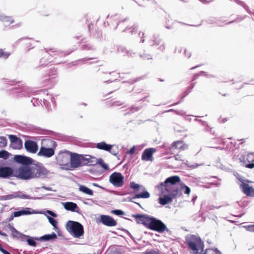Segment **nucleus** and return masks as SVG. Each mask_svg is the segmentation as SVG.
Wrapping results in <instances>:
<instances>
[{
    "label": "nucleus",
    "instance_id": "obj_1",
    "mask_svg": "<svg viewBox=\"0 0 254 254\" xmlns=\"http://www.w3.org/2000/svg\"><path fill=\"white\" fill-rule=\"evenodd\" d=\"M155 190L160 196L158 202L164 205L171 202L175 198V176L168 178L164 182L155 187Z\"/></svg>",
    "mask_w": 254,
    "mask_h": 254
},
{
    "label": "nucleus",
    "instance_id": "obj_2",
    "mask_svg": "<svg viewBox=\"0 0 254 254\" xmlns=\"http://www.w3.org/2000/svg\"><path fill=\"white\" fill-rule=\"evenodd\" d=\"M17 177L23 180L43 178L48 174V171L43 167L24 165L15 171Z\"/></svg>",
    "mask_w": 254,
    "mask_h": 254
},
{
    "label": "nucleus",
    "instance_id": "obj_3",
    "mask_svg": "<svg viewBox=\"0 0 254 254\" xmlns=\"http://www.w3.org/2000/svg\"><path fill=\"white\" fill-rule=\"evenodd\" d=\"M138 217L140 218V220L150 229L159 233L166 232L170 234V231L161 220L153 217L143 215H138Z\"/></svg>",
    "mask_w": 254,
    "mask_h": 254
},
{
    "label": "nucleus",
    "instance_id": "obj_4",
    "mask_svg": "<svg viewBox=\"0 0 254 254\" xmlns=\"http://www.w3.org/2000/svg\"><path fill=\"white\" fill-rule=\"evenodd\" d=\"M187 244L190 251L195 254H201L204 250V244L200 238L191 235L186 238Z\"/></svg>",
    "mask_w": 254,
    "mask_h": 254
},
{
    "label": "nucleus",
    "instance_id": "obj_5",
    "mask_svg": "<svg viewBox=\"0 0 254 254\" xmlns=\"http://www.w3.org/2000/svg\"><path fill=\"white\" fill-rule=\"evenodd\" d=\"M42 146L40 147L38 155L49 158L54 155V149L57 146L56 142L50 139H43Z\"/></svg>",
    "mask_w": 254,
    "mask_h": 254
},
{
    "label": "nucleus",
    "instance_id": "obj_6",
    "mask_svg": "<svg viewBox=\"0 0 254 254\" xmlns=\"http://www.w3.org/2000/svg\"><path fill=\"white\" fill-rule=\"evenodd\" d=\"M66 228L74 238L80 239L84 235L83 227L78 222L68 221L66 223Z\"/></svg>",
    "mask_w": 254,
    "mask_h": 254
},
{
    "label": "nucleus",
    "instance_id": "obj_7",
    "mask_svg": "<svg viewBox=\"0 0 254 254\" xmlns=\"http://www.w3.org/2000/svg\"><path fill=\"white\" fill-rule=\"evenodd\" d=\"M70 152L65 151L59 154L57 157L58 164L62 167V169L68 170L69 161L70 160Z\"/></svg>",
    "mask_w": 254,
    "mask_h": 254
},
{
    "label": "nucleus",
    "instance_id": "obj_8",
    "mask_svg": "<svg viewBox=\"0 0 254 254\" xmlns=\"http://www.w3.org/2000/svg\"><path fill=\"white\" fill-rule=\"evenodd\" d=\"M175 182L176 197H177V196L182 195V191H184V193L187 194L188 195H189L190 194V188L181 182V180L179 177L176 176Z\"/></svg>",
    "mask_w": 254,
    "mask_h": 254
},
{
    "label": "nucleus",
    "instance_id": "obj_9",
    "mask_svg": "<svg viewBox=\"0 0 254 254\" xmlns=\"http://www.w3.org/2000/svg\"><path fill=\"white\" fill-rule=\"evenodd\" d=\"M85 160L83 156L79 155L77 154H72L70 152V163L69 164V170L76 168L82 165V163H86L87 162H83Z\"/></svg>",
    "mask_w": 254,
    "mask_h": 254
},
{
    "label": "nucleus",
    "instance_id": "obj_10",
    "mask_svg": "<svg viewBox=\"0 0 254 254\" xmlns=\"http://www.w3.org/2000/svg\"><path fill=\"white\" fill-rule=\"evenodd\" d=\"M109 182L116 187H121L124 184V177L120 173L114 172L110 176Z\"/></svg>",
    "mask_w": 254,
    "mask_h": 254
},
{
    "label": "nucleus",
    "instance_id": "obj_11",
    "mask_svg": "<svg viewBox=\"0 0 254 254\" xmlns=\"http://www.w3.org/2000/svg\"><path fill=\"white\" fill-rule=\"evenodd\" d=\"M97 222H101L103 224L110 227L117 225L116 221L109 215H101L99 219Z\"/></svg>",
    "mask_w": 254,
    "mask_h": 254
},
{
    "label": "nucleus",
    "instance_id": "obj_12",
    "mask_svg": "<svg viewBox=\"0 0 254 254\" xmlns=\"http://www.w3.org/2000/svg\"><path fill=\"white\" fill-rule=\"evenodd\" d=\"M8 137L10 141L11 147L15 149H19L22 147V142L21 139L14 135H9Z\"/></svg>",
    "mask_w": 254,
    "mask_h": 254
},
{
    "label": "nucleus",
    "instance_id": "obj_13",
    "mask_svg": "<svg viewBox=\"0 0 254 254\" xmlns=\"http://www.w3.org/2000/svg\"><path fill=\"white\" fill-rule=\"evenodd\" d=\"M240 188L243 193L248 196H254V188L250 186L248 184L242 182Z\"/></svg>",
    "mask_w": 254,
    "mask_h": 254
},
{
    "label": "nucleus",
    "instance_id": "obj_14",
    "mask_svg": "<svg viewBox=\"0 0 254 254\" xmlns=\"http://www.w3.org/2000/svg\"><path fill=\"white\" fill-rule=\"evenodd\" d=\"M24 146L28 152L32 153H36L38 148L37 143L31 140L26 141L24 143Z\"/></svg>",
    "mask_w": 254,
    "mask_h": 254
},
{
    "label": "nucleus",
    "instance_id": "obj_15",
    "mask_svg": "<svg viewBox=\"0 0 254 254\" xmlns=\"http://www.w3.org/2000/svg\"><path fill=\"white\" fill-rule=\"evenodd\" d=\"M156 149L153 148H149L145 149L141 156V159L143 161H152L153 158L152 155L154 152H155Z\"/></svg>",
    "mask_w": 254,
    "mask_h": 254
},
{
    "label": "nucleus",
    "instance_id": "obj_16",
    "mask_svg": "<svg viewBox=\"0 0 254 254\" xmlns=\"http://www.w3.org/2000/svg\"><path fill=\"white\" fill-rule=\"evenodd\" d=\"M14 159L16 162L23 164L24 165H28L31 164L32 163V161H33L30 157L22 155H15Z\"/></svg>",
    "mask_w": 254,
    "mask_h": 254
},
{
    "label": "nucleus",
    "instance_id": "obj_17",
    "mask_svg": "<svg viewBox=\"0 0 254 254\" xmlns=\"http://www.w3.org/2000/svg\"><path fill=\"white\" fill-rule=\"evenodd\" d=\"M114 145L108 144L104 141H102L96 144V147L99 149L105 150L109 151L112 154L116 155V153L114 151H112L111 149Z\"/></svg>",
    "mask_w": 254,
    "mask_h": 254
},
{
    "label": "nucleus",
    "instance_id": "obj_18",
    "mask_svg": "<svg viewBox=\"0 0 254 254\" xmlns=\"http://www.w3.org/2000/svg\"><path fill=\"white\" fill-rule=\"evenodd\" d=\"M62 204L66 210L79 213V208L75 203L72 202H63Z\"/></svg>",
    "mask_w": 254,
    "mask_h": 254
},
{
    "label": "nucleus",
    "instance_id": "obj_19",
    "mask_svg": "<svg viewBox=\"0 0 254 254\" xmlns=\"http://www.w3.org/2000/svg\"><path fill=\"white\" fill-rule=\"evenodd\" d=\"M13 171L11 168L8 167H0V178H7L11 176Z\"/></svg>",
    "mask_w": 254,
    "mask_h": 254
},
{
    "label": "nucleus",
    "instance_id": "obj_20",
    "mask_svg": "<svg viewBox=\"0 0 254 254\" xmlns=\"http://www.w3.org/2000/svg\"><path fill=\"white\" fill-rule=\"evenodd\" d=\"M0 21H1L5 26H8L14 22V20L12 17L1 14L0 15Z\"/></svg>",
    "mask_w": 254,
    "mask_h": 254
},
{
    "label": "nucleus",
    "instance_id": "obj_21",
    "mask_svg": "<svg viewBox=\"0 0 254 254\" xmlns=\"http://www.w3.org/2000/svg\"><path fill=\"white\" fill-rule=\"evenodd\" d=\"M57 235L54 232H53L51 234L45 235L40 238H35V239L37 240L47 241L50 240L55 239L57 238Z\"/></svg>",
    "mask_w": 254,
    "mask_h": 254
},
{
    "label": "nucleus",
    "instance_id": "obj_22",
    "mask_svg": "<svg viewBox=\"0 0 254 254\" xmlns=\"http://www.w3.org/2000/svg\"><path fill=\"white\" fill-rule=\"evenodd\" d=\"M188 146L183 141H176V149H179L180 151H184L187 149Z\"/></svg>",
    "mask_w": 254,
    "mask_h": 254
},
{
    "label": "nucleus",
    "instance_id": "obj_23",
    "mask_svg": "<svg viewBox=\"0 0 254 254\" xmlns=\"http://www.w3.org/2000/svg\"><path fill=\"white\" fill-rule=\"evenodd\" d=\"M79 190L80 191L82 192L83 193L88 194L89 195H92L93 194V192L92 190L89 189L85 186L79 185Z\"/></svg>",
    "mask_w": 254,
    "mask_h": 254
},
{
    "label": "nucleus",
    "instance_id": "obj_24",
    "mask_svg": "<svg viewBox=\"0 0 254 254\" xmlns=\"http://www.w3.org/2000/svg\"><path fill=\"white\" fill-rule=\"evenodd\" d=\"M29 208H26L25 210H21L18 211H15L13 213V216L14 217H19L21 215H27V214H30L32 213L29 211Z\"/></svg>",
    "mask_w": 254,
    "mask_h": 254
},
{
    "label": "nucleus",
    "instance_id": "obj_25",
    "mask_svg": "<svg viewBox=\"0 0 254 254\" xmlns=\"http://www.w3.org/2000/svg\"><path fill=\"white\" fill-rule=\"evenodd\" d=\"M11 231L12 234V236L14 237L17 238H29V236L23 235L20 232H18L15 228H12L11 229Z\"/></svg>",
    "mask_w": 254,
    "mask_h": 254
},
{
    "label": "nucleus",
    "instance_id": "obj_26",
    "mask_svg": "<svg viewBox=\"0 0 254 254\" xmlns=\"http://www.w3.org/2000/svg\"><path fill=\"white\" fill-rule=\"evenodd\" d=\"M150 197V194L147 191H144L139 194H136L134 195V196L132 198H147Z\"/></svg>",
    "mask_w": 254,
    "mask_h": 254
},
{
    "label": "nucleus",
    "instance_id": "obj_27",
    "mask_svg": "<svg viewBox=\"0 0 254 254\" xmlns=\"http://www.w3.org/2000/svg\"><path fill=\"white\" fill-rule=\"evenodd\" d=\"M29 88L27 87L23 86L20 87L19 89H17V92L22 93V94L24 96L28 95Z\"/></svg>",
    "mask_w": 254,
    "mask_h": 254
},
{
    "label": "nucleus",
    "instance_id": "obj_28",
    "mask_svg": "<svg viewBox=\"0 0 254 254\" xmlns=\"http://www.w3.org/2000/svg\"><path fill=\"white\" fill-rule=\"evenodd\" d=\"M203 254H221V253L216 249H207Z\"/></svg>",
    "mask_w": 254,
    "mask_h": 254
},
{
    "label": "nucleus",
    "instance_id": "obj_29",
    "mask_svg": "<svg viewBox=\"0 0 254 254\" xmlns=\"http://www.w3.org/2000/svg\"><path fill=\"white\" fill-rule=\"evenodd\" d=\"M130 188L135 190L137 191L139 190L141 188L142 189V190L144 189V188L139 185L136 184L135 183L132 182L130 183Z\"/></svg>",
    "mask_w": 254,
    "mask_h": 254
},
{
    "label": "nucleus",
    "instance_id": "obj_30",
    "mask_svg": "<svg viewBox=\"0 0 254 254\" xmlns=\"http://www.w3.org/2000/svg\"><path fill=\"white\" fill-rule=\"evenodd\" d=\"M17 197V195L15 194H8L6 195H3L0 197V200H5L11 199Z\"/></svg>",
    "mask_w": 254,
    "mask_h": 254
},
{
    "label": "nucleus",
    "instance_id": "obj_31",
    "mask_svg": "<svg viewBox=\"0 0 254 254\" xmlns=\"http://www.w3.org/2000/svg\"><path fill=\"white\" fill-rule=\"evenodd\" d=\"M10 55V53L4 51V50L0 49V58L6 59Z\"/></svg>",
    "mask_w": 254,
    "mask_h": 254
},
{
    "label": "nucleus",
    "instance_id": "obj_32",
    "mask_svg": "<svg viewBox=\"0 0 254 254\" xmlns=\"http://www.w3.org/2000/svg\"><path fill=\"white\" fill-rule=\"evenodd\" d=\"M9 153L5 150L0 151V158L6 159L8 158Z\"/></svg>",
    "mask_w": 254,
    "mask_h": 254
},
{
    "label": "nucleus",
    "instance_id": "obj_33",
    "mask_svg": "<svg viewBox=\"0 0 254 254\" xmlns=\"http://www.w3.org/2000/svg\"><path fill=\"white\" fill-rule=\"evenodd\" d=\"M246 161L248 162H254V153H250L247 155Z\"/></svg>",
    "mask_w": 254,
    "mask_h": 254
},
{
    "label": "nucleus",
    "instance_id": "obj_34",
    "mask_svg": "<svg viewBox=\"0 0 254 254\" xmlns=\"http://www.w3.org/2000/svg\"><path fill=\"white\" fill-rule=\"evenodd\" d=\"M7 144L6 139L3 136H0V148L5 147Z\"/></svg>",
    "mask_w": 254,
    "mask_h": 254
},
{
    "label": "nucleus",
    "instance_id": "obj_35",
    "mask_svg": "<svg viewBox=\"0 0 254 254\" xmlns=\"http://www.w3.org/2000/svg\"><path fill=\"white\" fill-rule=\"evenodd\" d=\"M34 240H35V238L33 239L31 238H29L27 239V242L29 246L35 247L36 246V242L34 241Z\"/></svg>",
    "mask_w": 254,
    "mask_h": 254
},
{
    "label": "nucleus",
    "instance_id": "obj_36",
    "mask_svg": "<svg viewBox=\"0 0 254 254\" xmlns=\"http://www.w3.org/2000/svg\"><path fill=\"white\" fill-rule=\"evenodd\" d=\"M48 219L49 220V222L55 227V228H56L57 227V222L56 221V220H55L54 219L48 216Z\"/></svg>",
    "mask_w": 254,
    "mask_h": 254
},
{
    "label": "nucleus",
    "instance_id": "obj_37",
    "mask_svg": "<svg viewBox=\"0 0 254 254\" xmlns=\"http://www.w3.org/2000/svg\"><path fill=\"white\" fill-rule=\"evenodd\" d=\"M160 40L159 39H158L157 37H154L153 39L152 40V43L151 44V46H154L156 45L157 46L159 45L160 44Z\"/></svg>",
    "mask_w": 254,
    "mask_h": 254
},
{
    "label": "nucleus",
    "instance_id": "obj_38",
    "mask_svg": "<svg viewBox=\"0 0 254 254\" xmlns=\"http://www.w3.org/2000/svg\"><path fill=\"white\" fill-rule=\"evenodd\" d=\"M247 230L250 232H254V224L245 227Z\"/></svg>",
    "mask_w": 254,
    "mask_h": 254
},
{
    "label": "nucleus",
    "instance_id": "obj_39",
    "mask_svg": "<svg viewBox=\"0 0 254 254\" xmlns=\"http://www.w3.org/2000/svg\"><path fill=\"white\" fill-rule=\"evenodd\" d=\"M112 213L114 214H115L116 215H123L124 214V212L123 211L120 210H113L112 211Z\"/></svg>",
    "mask_w": 254,
    "mask_h": 254
},
{
    "label": "nucleus",
    "instance_id": "obj_40",
    "mask_svg": "<svg viewBox=\"0 0 254 254\" xmlns=\"http://www.w3.org/2000/svg\"><path fill=\"white\" fill-rule=\"evenodd\" d=\"M140 57L144 60H145V59L149 60V59H151V56L150 55H144V56L141 55Z\"/></svg>",
    "mask_w": 254,
    "mask_h": 254
},
{
    "label": "nucleus",
    "instance_id": "obj_41",
    "mask_svg": "<svg viewBox=\"0 0 254 254\" xmlns=\"http://www.w3.org/2000/svg\"><path fill=\"white\" fill-rule=\"evenodd\" d=\"M245 166L246 168L252 169L254 168V163L253 162H251V163L246 165Z\"/></svg>",
    "mask_w": 254,
    "mask_h": 254
},
{
    "label": "nucleus",
    "instance_id": "obj_42",
    "mask_svg": "<svg viewBox=\"0 0 254 254\" xmlns=\"http://www.w3.org/2000/svg\"><path fill=\"white\" fill-rule=\"evenodd\" d=\"M135 146H134L131 148H130V149L129 150V151L128 152V154L130 155L133 154L135 152Z\"/></svg>",
    "mask_w": 254,
    "mask_h": 254
},
{
    "label": "nucleus",
    "instance_id": "obj_43",
    "mask_svg": "<svg viewBox=\"0 0 254 254\" xmlns=\"http://www.w3.org/2000/svg\"><path fill=\"white\" fill-rule=\"evenodd\" d=\"M123 104V103H121L120 101H116L113 103V105L115 106H119Z\"/></svg>",
    "mask_w": 254,
    "mask_h": 254
},
{
    "label": "nucleus",
    "instance_id": "obj_44",
    "mask_svg": "<svg viewBox=\"0 0 254 254\" xmlns=\"http://www.w3.org/2000/svg\"><path fill=\"white\" fill-rule=\"evenodd\" d=\"M19 197L20 198H25V199H31V198L29 195H25V194L21 195Z\"/></svg>",
    "mask_w": 254,
    "mask_h": 254
},
{
    "label": "nucleus",
    "instance_id": "obj_45",
    "mask_svg": "<svg viewBox=\"0 0 254 254\" xmlns=\"http://www.w3.org/2000/svg\"><path fill=\"white\" fill-rule=\"evenodd\" d=\"M47 213L53 217H56V214L50 210H47Z\"/></svg>",
    "mask_w": 254,
    "mask_h": 254
},
{
    "label": "nucleus",
    "instance_id": "obj_46",
    "mask_svg": "<svg viewBox=\"0 0 254 254\" xmlns=\"http://www.w3.org/2000/svg\"><path fill=\"white\" fill-rule=\"evenodd\" d=\"M101 166L105 169L107 170L109 169L108 166L107 164L102 163L101 164Z\"/></svg>",
    "mask_w": 254,
    "mask_h": 254
},
{
    "label": "nucleus",
    "instance_id": "obj_47",
    "mask_svg": "<svg viewBox=\"0 0 254 254\" xmlns=\"http://www.w3.org/2000/svg\"><path fill=\"white\" fill-rule=\"evenodd\" d=\"M164 48H165L164 45L163 44H162L157 48V49L162 51L164 49Z\"/></svg>",
    "mask_w": 254,
    "mask_h": 254
},
{
    "label": "nucleus",
    "instance_id": "obj_48",
    "mask_svg": "<svg viewBox=\"0 0 254 254\" xmlns=\"http://www.w3.org/2000/svg\"><path fill=\"white\" fill-rule=\"evenodd\" d=\"M1 252L2 253H3V254H10L9 252H8L7 251L4 250V249L1 250Z\"/></svg>",
    "mask_w": 254,
    "mask_h": 254
},
{
    "label": "nucleus",
    "instance_id": "obj_49",
    "mask_svg": "<svg viewBox=\"0 0 254 254\" xmlns=\"http://www.w3.org/2000/svg\"><path fill=\"white\" fill-rule=\"evenodd\" d=\"M127 55H128V56H132V55L134 54L133 53H132V52L129 51H127Z\"/></svg>",
    "mask_w": 254,
    "mask_h": 254
},
{
    "label": "nucleus",
    "instance_id": "obj_50",
    "mask_svg": "<svg viewBox=\"0 0 254 254\" xmlns=\"http://www.w3.org/2000/svg\"><path fill=\"white\" fill-rule=\"evenodd\" d=\"M194 83H191L189 86V88L190 89H192L193 87H194Z\"/></svg>",
    "mask_w": 254,
    "mask_h": 254
},
{
    "label": "nucleus",
    "instance_id": "obj_51",
    "mask_svg": "<svg viewBox=\"0 0 254 254\" xmlns=\"http://www.w3.org/2000/svg\"><path fill=\"white\" fill-rule=\"evenodd\" d=\"M139 36L141 37V38H143V36L144 35V33L143 32H139Z\"/></svg>",
    "mask_w": 254,
    "mask_h": 254
},
{
    "label": "nucleus",
    "instance_id": "obj_52",
    "mask_svg": "<svg viewBox=\"0 0 254 254\" xmlns=\"http://www.w3.org/2000/svg\"><path fill=\"white\" fill-rule=\"evenodd\" d=\"M0 235H2V236H7V235H6L5 233H3V232H1V231H0Z\"/></svg>",
    "mask_w": 254,
    "mask_h": 254
},
{
    "label": "nucleus",
    "instance_id": "obj_53",
    "mask_svg": "<svg viewBox=\"0 0 254 254\" xmlns=\"http://www.w3.org/2000/svg\"><path fill=\"white\" fill-rule=\"evenodd\" d=\"M199 165H192V166H190V167L191 168H195L196 167H197L198 166H199Z\"/></svg>",
    "mask_w": 254,
    "mask_h": 254
},
{
    "label": "nucleus",
    "instance_id": "obj_54",
    "mask_svg": "<svg viewBox=\"0 0 254 254\" xmlns=\"http://www.w3.org/2000/svg\"><path fill=\"white\" fill-rule=\"evenodd\" d=\"M134 31H136V30H135V28H134L133 29V30L131 31V34H133V32H134Z\"/></svg>",
    "mask_w": 254,
    "mask_h": 254
},
{
    "label": "nucleus",
    "instance_id": "obj_55",
    "mask_svg": "<svg viewBox=\"0 0 254 254\" xmlns=\"http://www.w3.org/2000/svg\"><path fill=\"white\" fill-rule=\"evenodd\" d=\"M3 249L1 245L0 244V251L1 252V250Z\"/></svg>",
    "mask_w": 254,
    "mask_h": 254
},
{
    "label": "nucleus",
    "instance_id": "obj_56",
    "mask_svg": "<svg viewBox=\"0 0 254 254\" xmlns=\"http://www.w3.org/2000/svg\"><path fill=\"white\" fill-rule=\"evenodd\" d=\"M141 42L142 43H143V42H144V39H142V40H141Z\"/></svg>",
    "mask_w": 254,
    "mask_h": 254
},
{
    "label": "nucleus",
    "instance_id": "obj_57",
    "mask_svg": "<svg viewBox=\"0 0 254 254\" xmlns=\"http://www.w3.org/2000/svg\"><path fill=\"white\" fill-rule=\"evenodd\" d=\"M129 200L130 201L133 202V201H132V200H131V198H130Z\"/></svg>",
    "mask_w": 254,
    "mask_h": 254
},
{
    "label": "nucleus",
    "instance_id": "obj_58",
    "mask_svg": "<svg viewBox=\"0 0 254 254\" xmlns=\"http://www.w3.org/2000/svg\"><path fill=\"white\" fill-rule=\"evenodd\" d=\"M44 188H45V189H47V190H50V189H48V188H45V187H44Z\"/></svg>",
    "mask_w": 254,
    "mask_h": 254
},
{
    "label": "nucleus",
    "instance_id": "obj_59",
    "mask_svg": "<svg viewBox=\"0 0 254 254\" xmlns=\"http://www.w3.org/2000/svg\"><path fill=\"white\" fill-rule=\"evenodd\" d=\"M41 92H43V93H45V91H41Z\"/></svg>",
    "mask_w": 254,
    "mask_h": 254
},
{
    "label": "nucleus",
    "instance_id": "obj_60",
    "mask_svg": "<svg viewBox=\"0 0 254 254\" xmlns=\"http://www.w3.org/2000/svg\"><path fill=\"white\" fill-rule=\"evenodd\" d=\"M222 95H223V96H226V94H222Z\"/></svg>",
    "mask_w": 254,
    "mask_h": 254
},
{
    "label": "nucleus",
    "instance_id": "obj_61",
    "mask_svg": "<svg viewBox=\"0 0 254 254\" xmlns=\"http://www.w3.org/2000/svg\"><path fill=\"white\" fill-rule=\"evenodd\" d=\"M175 144V142H173L172 143V145H174Z\"/></svg>",
    "mask_w": 254,
    "mask_h": 254
},
{
    "label": "nucleus",
    "instance_id": "obj_62",
    "mask_svg": "<svg viewBox=\"0 0 254 254\" xmlns=\"http://www.w3.org/2000/svg\"><path fill=\"white\" fill-rule=\"evenodd\" d=\"M137 203L138 205H139V206H140L139 203Z\"/></svg>",
    "mask_w": 254,
    "mask_h": 254
}]
</instances>
